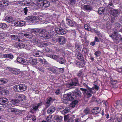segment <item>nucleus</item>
Masks as SVG:
<instances>
[{
  "mask_svg": "<svg viewBox=\"0 0 122 122\" xmlns=\"http://www.w3.org/2000/svg\"><path fill=\"white\" fill-rule=\"evenodd\" d=\"M110 36L115 41V42L116 43H119L120 40L121 36L117 32H115L114 34L110 35Z\"/></svg>",
  "mask_w": 122,
  "mask_h": 122,
  "instance_id": "f257e3e1",
  "label": "nucleus"
},
{
  "mask_svg": "<svg viewBox=\"0 0 122 122\" xmlns=\"http://www.w3.org/2000/svg\"><path fill=\"white\" fill-rule=\"evenodd\" d=\"M71 82L68 84L67 86L70 88L74 87V86H79V84L78 79L76 78H73L71 80Z\"/></svg>",
  "mask_w": 122,
  "mask_h": 122,
  "instance_id": "f03ea898",
  "label": "nucleus"
},
{
  "mask_svg": "<svg viewBox=\"0 0 122 122\" xmlns=\"http://www.w3.org/2000/svg\"><path fill=\"white\" fill-rule=\"evenodd\" d=\"M18 102V101L17 100H12L10 101V103L5 104L4 107L5 108V109L7 111L8 110L12 107L13 106L15 105V104Z\"/></svg>",
  "mask_w": 122,
  "mask_h": 122,
  "instance_id": "7ed1b4c3",
  "label": "nucleus"
},
{
  "mask_svg": "<svg viewBox=\"0 0 122 122\" xmlns=\"http://www.w3.org/2000/svg\"><path fill=\"white\" fill-rule=\"evenodd\" d=\"M64 97L66 99L64 100H67L69 101H71L74 99L76 98V96L74 94V93H69L66 94L64 95Z\"/></svg>",
  "mask_w": 122,
  "mask_h": 122,
  "instance_id": "20e7f679",
  "label": "nucleus"
},
{
  "mask_svg": "<svg viewBox=\"0 0 122 122\" xmlns=\"http://www.w3.org/2000/svg\"><path fill=\"white\" fill-rule=\"evenodd\" d=\"M55 30L57 34L59 35H63L65 34L67 32V30L65 29H63L61 27L59 28L57 27H56Z\"/></svg>",
  "mask_w": 122,
  "mask_h": 122,
  "instance_id": "39448f33",
  "label": "nucleus"
},
{
  "mask_svg": "<svg viewBox=\"0 0 122 122\" xmlns=\"http://www.w3.org/2000/svg\"><path fill=\"white\" fill-rule=\"evenodd\" d=\"M38 19V17L33 15L28 16L24 19L25 20L27 21L30 22L32 23L34 21L37 20Z\"/></svg>",
  "mask_w": 122,
  "mask_h": 122,
  "instance_id": "423d86ee",
  "label": "nucleus"
},
{
  "mask_svg": "<svg viewBox=\"0 0 122 122\" xmlns=\"http://www.w3.org/2000/svg\"><path fill=\"white\" fill-rule=\"evenodd\" d=\"M87 89V90L86 89L82 88H81L80 89L81 91H83V93L86 95L87 98H88L91 97L92 96V94L88 88Z\"/></svg>",
  "mask_w": 122,
  "mask_h": 122,
  "instance_id": "0eeeda50",
  "label": "nucleus"
},
{
  "mask_svg": "<svg viewBox=\"0 0 122 122\" xmlns=\"http://www.w3.org/2000/svg\"><path fill=\"white\" fill-rule=\"evenodd\" d=\"M17 62L20 63L25 65H27L29 64V63L27 60L20 57H17Z\"/></svg>",
  "mask_w": 122,
  "mask_h": 122,
  "instance_id": "6e6552de",
  "label": "nucleus"
},
{
  "mask_svg": "<svg viewBox=\"0 0 122 122\" xmlns=\"http://www.w3.org/2000/svg\"><path fill=\"white\" fill-rule=\"evenodd\" d=\"M66 39L63 36L58 37L57 41L60 45H63L66 43Z\"/></svg>",
  "mask_w": 122,
  "mask_h": 122,
  "instance_id": "1a4fd4ad",
  "label": "nucleus"
},
{
  "mask_svg": "<svg viewBox=\"0 0 122 122\" xmlns=\"http://www.w3.org/2000/svg\"><path fill=\"white\" fill-rule=\"evenodd\" d=\"M74 115H66L64 117V120L66 122H72L73 121L72 117Z\"/></svg>",
  "mask_w": 122,
  "mask_h": 122,
  "instance_id": "9d476101",
  "label": "nucleus"
},
{
  "mask_svg": "<svg viewBox=\"0 0 122 122\" xmlns=\"http://www.w3.org/2000/svg\"><path fill=\"white\" fill-rule=\"evenodd\" d=\"M7 69L10 71L12 73L15 75H18L20 73V72L19 69L15 68L7 67Z\"/></svg>",
  "mask_w": 122,
  "mask_h": 122,
  "instance_id": "9b49d317",
  "label": "nucleus"
},
{
  "mask_svg": "<svg viewBox=\"0 0 122 122\" xmlns=\"http://www.w3.org/2000/svg\"><path fill=\"white\" fill-rule=\"evenodd\" d=\"M56 110V108L54 106H51L47 109V112L49 114H51L55 112Z\"/></svg>",
  "mask_w": 122,
  "mask_h": 122,
  "instance_id": "f8f14e48",
  "label": "nucleus"
},
{
  "mask_svg": "<svg viewBox=\"0 0 122 122\" xmlns=\"http://www.w3.org/2000/svg\"><path fill=\"white\" fill-rule=\"evenodd\" d=\"M9 4V1L7 0H3L0 2V6L1 7L6 6Z\"/></svg>",
  "mask_w": 122,
  "mask_h": 122,
  "instance_id": "ddd939ff",
  "label": "nucleus"
},
{
  "mask_svg": "<svg viewBox=\"0 0 122 122\" xmlns=\"http://www.w3.org/2000/svg\"><path fill=\"white\" fill-rule=\"evenodd\" d=\"M22 34L25 37L29 39H31L33 37V35L31 33L24 31Z\"/></svg>",
  "mask_w": 122,
  "mask_h": 122,
  "instance_id": "4468645a",
  "label": "nucleus"
},
{
  "mask_svg": "<svg viewBox=\"0 0 122 122\" xmlns=\"http://www.w3.org/2000/svg\"><path fill=\"white\" fill-rule=\"evenodd\" d=\"M8 100L6 98L1 97H0V104L5 105L8 102Z\"/></svg>",
  "mask_w": 122,
  "mask_h": 122,
  "instance_id": "2eb2a0df",
  "label": "nucleus"
},
{
  "mask_svg": "<svg viewBox=\"0 0 122 122\" xmlns=\"http://www.w3.org/2000/svg\"><path fill=\"white\" fill-rule=\"evenodd\" d=\"M53 118L55 122H61L62 120L63 117L62 116L57 115L55 116Z\"/></svg>",
  "mask_w": 122,
  "mask_h": 122,
  "instance_id": "dca6fc26",
  "label": "nucleus"
},
{
  "mask_svg": "<svg viewBox=\"0 0 122 122\" xmlns=\"http://www.w3.org/2000/svg\"><path fill=\"white\" fill-rule=\"evenodd\" d=\"M25 22L23 21H19L15 22L14 25L15 26H22L25 25Z\"/></svg>",
  "mask_w": 122,
  "mask_h": 122,
  "instance_id": "f3484780",
  "label": "nucleus"
},
{
  "mask_svg": "<svg viewBox=\"0 0 122 122\" xmlns=\"http://www.w3.org/2000/svg\"><path fill=\"white\" fill-rule=\"evenodd\" d=\"M5 20L6 21L11 24H13L14 22V20L13 18L10 16H9L6 17Z\"/></svg>",
  "mask_w": 122,
  "mask_h": 122,
  "instance_id": "a211bd4d",
  "label": "nucleus"
},
{
  "mask_svg": "<svg viewBox=\"0 0 122 122\" xmlns=\"http://www.w3.org/2000/svg\"><path fill=\"white\" fill-rule=\"evenodd\" d=\"M18 111V109L15 108H12V107L7 111V112L8 113L10 114L12 113H16Z\"/></svg>",
  "mask_w": 122,
  "mask_h": 122,
  "instance_id": "6ab92c4d",
  "label": "nucleus"
},
{
  "mask_svg": "<svg viewBox=\"0 0 122 122\" xmlns=\"http://www.w3.org/2000/svg\"><path fill=\"white\" fill-rule=\"evenodd\" d=\"M16 98L21 101H22L25 99V96L23 94H17L16 96Z\"/></svg>",
  "mask_w": 122,
  "mask_h": 122,
  "instance_id": "aec40b11",
  "label": "nucleus"
},
{
  "mask_svg": "<svg viewBox=\"0 0 122 122\" xmlns=\"http://www.w3.org/2000/svg\"><path fill=\"white\" fill-rule=\"evenodd\" d=\"M106 10L107 9L103 7H100L99 8L98 12L99 14L102 15Z\"/></svg>",
  "mask_w": 122,
  "mask_h": 122,
  "instance_id": "412c9836",
  "label": "nucleus"
},
{
  "mask_svg": "<svg viewBox=\"0 0 122 122\" xmlns=\"http://www.w3.org/2000/svg\"><path fill=\"white\" fill-rule=\"evenodd\" d=\"M36 2L37 6L40 7H43V0H36Z\"/></svg>",
  "mask_w": 122,
  "mask_h": 122,
  "instance_id": "4be33fe9",
  "label": "nucleus"
},
{
  "mask_svg": "<svg viewBox=\"0 0 122 122\" xmlns=\"http://www.w3.org/2000/svg\"><path fill=\"white\" fill-rule=\"evenodd\" d=\"M81 82V84H82L85 87H86L87 88H89V87L87 85L88 83V82L87 80H84L83 79L82 80Z\"/></svg>",
  "mask_w": 122,
  "mask_h": 122,
  "instance_id": "5701e85b",
  "label": "nucleus"
},
{
  "mask_svg": "<svg viewBox=\"0 0 122 122\" xmlns=\"http://www.w3.org/2000/svg\"><path fill=\"white\" fill-rule=\"evenodd\" d=\"M92 112L93 114H97L100 112V111L99 107H96L92 109Z\"/></svg>",
  "mask_w": 122,
  "mask_h": 122,
  "instance_id": "b1692460",
  "label": "nucleus"
},
{
  "mask_svg": "<svg viewBox=\"0 0 122 122\" xmlns=\"http://www.w3.org/2000/svg\"><path fill=\"white\" fill-rule=\"evenodd\" d=\"M77 57L78 60L81 61H82L83 62L85 61V60L83 55L80 53H78Z\"/></svg>",
  "mask_w": 122,
  "mask_h": 122,
  "instance_id": "393cba45",
  "label": "nucleus"
},
{
  "mask_svg": "<svg viewBox=\"0 0 122 122\" xmlns=\"http://www.w3.org/2000/svg\"><path fill=\"white\" fill-rule=\"evenodd\" d=\"M20 87V84L17 85L14 87V89L15 91L20 92H21V89Z\"/></svg>",
  "mask_w": 122,
  "mask_h": 122,
  "instance_id": "a878e982",
  "label": "nucleus"
},
{
  "mask_svg": "<svg viewBox=\"0 0 122 122\" xmlns=\"http://www.w3.org/2000/svg\"><path fill=\"white\" fill-rule=\"evenodd\" d=\"M29 61L30 63L32 65H35L37 63V60L36 59H33L32 58H30V59Z\"/></svg>",
  "mask_w": 122,
  "mask_h": 122,
  "instance_id": "bb28decb",
  "label": "nucleus"
},
{
  "mask_svg": "<svg viewBox=\"0 0 122 122\" xmlns=\"http://www.w3.org/2000/svg\"><path fill=\"white\" fill-rule=\"evenodd\" d=\"M20 86L21 92L25 91L27 89L26 85L24 84H20Z\"/></svg>",
  "mask_w": 122,
  "mask_h": 122,
  "instance_id": "cd10ccee",
  "label": "nucleus"
},
{
  "mask_svg": "<svg viewBox=\"0 0 122 122\" xmlns=\"http://www.w3.org/2000/svg\"><path fill=\"white\" fill-rule=\"evenodd\" d=\"M83 8L84 10L87 11L91 10L92 9V7L89 5H84L83 6Z\"/></svg>",
  "mask_w": 122,
  "mask_h": 122,
  "instance_id": "c85d7f7f",
  "label": "nucleus"
},
{
  "mask_svg": "<svg viewBox=\"0 0 122 122\" xmlns=\"http://www.w3.org/2000/svg\"><path fill=\"white\" fill-rule=\"evenodd\" d=\"M111 13L112 15L114 16V17L117 16L118 14V11L117 10L113 9L112 10Z\"/></svg>",
  "mask_w": 122,
  "mask_h": 122,
  "instance_id": "c756f323",
  "label": "nucleus"
},
{
  "mask_svg": "<svg viewBox=\"0 0 122 122\" xmlns=\"http://www.w3.org/2000/svg\"><path fill=\"white\" fill-rule=\"evenodd\" d=\"M7 80L4 78L0 79V85H4L7 83Z\"/></svg>",
  "mask_w": 122,
  "mask_h": 122,
  "instance_id": "7c9ffc66",
  "label": "nucleus"
},
{
  "mask_svg": "<svg viewBox=\"0 0 122 122\" xmlns=\"http://www.w3.org/2000/svg\"><path fill=\"white\" fill-rule=\"evenodd\" d=\"M43 7L45 8L49 7L50 5L49 2L46 0H44L43 1Z\"/></svg>",
  "mask_w": 122,
  "mask_h": 122,
  "instance_id": "2f4dec72",
  "label": "nucleus"
},
{
  "mask_svg": "<svg viewBox=\"0 0 122 122\" xmlns=\"http://www.w3.org/2000/svg\"><path fill=\"white\" fill-rule=\"evenodd\" d=\"M42 53L41 52L38 51L34 52L33 54V55L35 56L39 57L41 55Z\"/></svg>",
  "mask_w": 122,
  "mask_h": 122,
  "instance_id": "473e14b6",
  "label": "nucleus"
},
{
  "mask_svg": "<svg viewBox=\"0 0 122 122\" xmlns=\"http://www.w3.org/2000/svg\"><path fill=\"white\" fill-rule=\"evenodd\" d=\"M44 39H47L52 37V36L51 35L48 34H45L43 36Z\"/></svg>",
  "mask_w": 122,
  "mask_h": 122,
  "instance_id": "72a5a7b5",
  "label": "nucleus"
},
{
  "mask_svg": "<svg viewBox=\"0 0 122 122\" xmlns=\"http://www.w3.org/2000/svg\"><path fill=\"white\" fill-rule=\"evenodd\" d=\"M76 91L74 92V94L76 96V98L77 97V96L78 97H80L81 96V92L77 90L78 89L76 88Z\"/></svg>",
  "mask_w": 122,
  "mask_h": 122,
  "instance_id": "f704fd0d",
  "label": "nucleus"
},
{
  "mask_svg": "<svg viewBox=\"0 0 122 122\" xmlns=\"http://www.w3.org/2000/svg\"><path fill=\"white\" fill-rule=\"evenodd\" d=\"M69 111V107H66L63 111H61V113L63 114L68 113Z\"/></svg>",
  "mask_w": 122,
  "mask_h": 122,
  "instance_id": "c9c22d12",
  "label": "nucleus"
},
{
  "mask_svg": "<svg viewBox=\"0 0 122 122\" xmlns=\"http://www.w3.org/2000/svg\"><path fill=\"white\" fill-rule=\"evenodd\" d=\"M84 112L86 115L90 114L91 113L90 109L89 108H86L84 110Z\"/></svg>",
  "mask_w": 122,
  "mask_h": 122,
  "instance_id": "e433bc0d",
  "label": "nucleus"
},
{
  "mask_svg": "<svg viewBox=\"0 0 122 122\" xmlns=\"http://www.w3.org/2000/svg\"><path fill=\"white\" fill-rule=\"evenodd\" d=\"M11 38L14 40L20 41V39H19V36H18L14 35H12L11 36Z\"/></svg>",
  "mask_w": 122,
  "mask_h": 122,
  "instance_id": "4c0bfd02",
  "label": "nucleus"
},
{
  "mask_svg": "<svg viewBox=\"0 0 122 122\" xmlns=\"http://www.w3.org/2000/svg\"><path fill=\"white\" fill-rule=\"evenodd\" d=\"M48 57H50L53 59L55 60H57L59 58V56L56 55H50Z\"/></svg>",
  "mask_w": 122,
  "mask_h": 122,
  "instance_id": "58836bf2",
  "label": "nucleus"
},
{
  "mask_svg": "<svg viewBox=\"0 0 122 122\" xmlns=\"http://www.w3.org/2000/svg\"><path fill=\"white\" fill-rule=\"evenodd\" d=\"M37 33L39 34H43L46 31L45 30L42 29H37Z\"/></svg>",
  "mask_w": 122,
  "mask_h": 122,
  "instance_id": "ea45409f",
  "label": "nucleus"
},
{
  "mask_svg": "<svg viewBox=\"0 0 122 122\" xmlns=\"http://www.w3.org/2000/svg\"><path fill=\"white\" fill-rule=\"evenodd\" d=\"M7 25L5 23H0V28L5 29L7 27Z\"/></svg>",
  "mask_w": 122,
  "mask_h": 122,
  "instance_id": "a19ab883",
  "label": "nucleus"
},
{
  "mask_svg": "<svg viewBox=\"0 0 122 122\" xmlns=\"http://www.w3.org/2000/svg\"><path fill=\"white\" fill-rule=\"evenodd\" d=\"M77 103V101L75 100L73 101L71 104L70 107L74 108Z\"/></svg>",
  "mask_w": 122,
  "mask_h": 122,
  "instance_id": "79ce46f5",
  "label": "nucleus"
},
{
  "mask_svg": "<svg viewBox=\"0 0 122 122\" xmlns=\"http://www.w3.org/2000/svg\"><path fill=\"white\" fill-rule=\"evenodd\" d=\"M59 60L57 61H58L61 64H64L65 62V61L62 57H61L59 58Z\"/></svg>",
  "mask_w": 122,
  "mask_h": 122,
  "instance_id": "37998d69",
  "label": "nucleus"
},
{
  "mask_svg": "<svg viewBox=\"0 0 122 122\" xmlns=\"http://www.w3.org/2000/svg\"><path fill=\"white\" fill-rule=\"evenodd\" d=\"M34 4L33 2L31 0H30L29 1L26 0V6H29L30 5H32Z\"/></svg>",
  "mask_w": 122,
  "mask_h": 122,
  "instance_id": "c03bdc74",
  "label": "nucleus"
},
{
  "mask_svg": "<svg viewBox=\"0 0 122 122\" xmlns=\"http://www.w3.org/2000/svg\"><path fill=\"white\" fill-rule=\"evenodd\" d=\"M82 51H84L85 54H87L89 53V50L87 48L85 47H84L82 50Z\"/></svg>",
  "mask_w": 122,
  "mask_h": 122,
  "instance_id": "a18cd8bd",
  "label": "nucleus"
},
{
  "mask_svg": "<svg viewBox=\"0 0 122 122\" xmlns=\"http://www.w3.org/2000/svg\"><path fill=\"white\" fill-rule=\"evenodd\" d=\"M84 27L86 30L88 31H91L92 30L91 29L87 24L85 25Z\"/></svg>",
  "mask_w": 122,
  "mask_h": 122,
  "instance_id": "49530a36",
  "label": "nucleus"
},
{
  "mask_svg": "<svg viewBox=\"0 0 122 122\" xmlns=\"http://www.w3.org/2000/svg\"><path fill=\"white\" fill-rule=\"evenodd\" d=\"M20 48H26V45L22 43H20Z\"/></svg>",
  "mask_w": 122,
  "mask_h": 122,
  "instance_id": "de8ad7c7",
  "label": "nucleus"
},
{
  "mask_svg": "<svg viewBox=\"0 0 122 122\" xmlns=\"http://www.w3.org/2000/svg\"><path fill=\"white\" fill-rule=\"evenodd\" d=\"M52 98L51 97H50L47 98L46 101V104H51L50 102L51 101Z\"/></svg>",
  "mask_w": 122,
  "mask_h": 122,
  "instance_id": "09e8293b",
  "label": "nucleus"
},
{
  "mask_svg": "<svg viewBox=\"0 0 122 122\" xmlns=\"http://www.w3.org/2000/svg\"><path fill=\"white\" fill-rule=\"evenodd\" d=\"M76 0H70V2L69 3L71 5H73L75 4Z\"/></svg>",
  "mask_w": 122,
  "mask_h": 122,
  "instance_id": "8fccbe9b",
  "label": "nucleus"
},
{
  "mask_svg": "<svg viewBox=\"0 0 122 122\" xmlns=\"http://www.w3.org/2000/svg\"><path fill=\"white\" fill-rule=\"evenodd\" d=\"M33 41L34 42H33V43L34 44H38L39 43L38 39H34Z\"/></svg>",
  "mask_w": 122,
  "mask_h": 122,
  "instance_id": "3c124183",
  "label": "nucleus"
},
{
  "mask_svg": "<svg viewBox=\"0 0 122 122\" xmlns=\"http://www.w3.org/2000/svg\"><path fill=\"white\" fill-rule=\"evenodd\" d=\"M101 53L99 51H98L95 52L94 54L96 56L98 57L99 56Z\"/></svg>",
  "mask_w": 122,
  "mask_h": 122,
  "instance_id": "603ef678",
  "label": "nucleus"
},
{
  "mask_svg": "<svg viewBox=\"0 0 122 122\" xmlns=\"http://www.w3.org/2000/svg\"><path fill=\"white\" fill-rule=\"evenodd\" d=\"M88 89L90 90L91 92H92V94L96 92V91L94 89L93 87L92 88H90L89 87Z\"/></svg>",
  "mask_w": 122,
  "mask_h": 122,
  "instance_id": "864d4df0",
  "label": "nucleus"
},
{
  "mask_svg": "<svg viewBox=\"0 0 122 122\" xmlns=\"http://www.w3.org/2000/svg\"><path fill=\"white\" fill-rule=\"evenodd\" d=\"M52 117L51 116L49 115L46 118V120L47 122H49L51 121V118Z\"/></svg>",
  "mask_w": 122,
  "mask_h": 122,
  "instance_id": "5fc2aeb1",
  "label": "nucleus"
},
{
  "mask_svg": "<svg viewBox=\"0 0 122 122\" xmlns=\"http://www.w3.org/2000/svg\"><path fill=\"white\" fill-rule=\"evenodd\" d=\"M31 32L34 33H37V29H31Z\"/></svg>",
  "mask_w": 122,
  "mask_h": 122,
  "instance_id": "6e6d98bb",
  "label": "nucleus"
},
{
  "mask_svg": "<svg viewBox=\"0 0 122 122\" xmlns=\"http://www.w3.org/2000/svg\"><path fill=\"white\" fill-rule=\"evenodd\" d=\"M64 107H63V106H61L60 107H58L57 108V111H61L62 110L64 109Z\"/></svg>",
  "mask_w": 122,
  "mask_h": 122,
  "instance_id": "4d7b16f0",
  "label": "nucleus"
},
{
  "mask_svg": "<svg viewBox=\"0 0 122 122\" xmlns=\"http://www.w3.org/2000/svg\"><path fill=\"white\" fill-rule=\"evenodd\" d=\"M66 22L68 24L70 25V24H71L72 21H71V19L69 18V19H68V20H66Z\"/></svg>",
  "mask_w": 122,
  "mask_h": 122,
  "instance_id": "13d9d810",
  "label": "nucleus"
},
{
  "mask_svg": "<svg viewBox=\"0 0 122 122\" xmlns=\"http://www.w3.org/2000/svg\"><path fill=\"white\" fill-rule=\"evenodd\" d=\"M77 66L79 68L81 67L82 66L81 63L79 62H77L76 63Z\"/></svg>",
  "mask_w": 122,
  "mask_h": 122,
  "instance_id": "bf43d9fd",
  "label": "nucleus"
},
{
  "mask_svg": "<svg viewBox=\"0 0 122 122\" xmlns=\"http://www.w3.org/2000/svg\"><path fill=\"white\" fill-rule=\"evenodd\" d=\"M10 59H12L13 58V55L10 54H8L7 57Z\"/></svg>",
  "mask_w": 122,
  "mask_h": 122,
  "instance_id": "052dcab7",
  "label": "nucleus"
},
{
  "mask_svg": "<svg viewBox=\"0 0 122 122\" xmlns=\"http://www.w3.org/2000/svg\"><path fill=\"white\" fill-rule=\"evenodd\" d=\"M56 69L55 68H53L52 72H53L55 74L57 75V74L58 73V72H56Z\"/></svg>",
  "mask_w": 122,
  "mask_h": 122,
  "instance_id": "680f3d73",
  "label": "nucleus"
},
{
  "mask_svg": "<svg viewBox=\"0 0 122 122\" xmlns=\"http://www.w3.org/2000/svg\"><path fill=\"white\" fill-rule=\"evenodd\" d=\"M33 107V110L34 111H36L38 110V108H39L37 106H35L34 107Z\"/></svg>",
  "mask_w": 122,
  "mask_h": 122,
  "instance_id": "e2e57ef3",
  "label": "nucleus"
},
{
  "mask_svg": "<svg viewBox=\"0 0 122 122\" xmlns=\"http://www.w3.org/2000/svg\"><path fill=\"white\" fill-rule=\"evenodd\" d=\"M59 72L61 73H63L64 71V68H59Z\"/></svg>",
  "mask_w": 122,
  "mask_h": 122,
  "instance_id": "0e129e2a",
  "label": "nucleus"
},
{
  "mask_svg": "<svg viewBox=\"0 0 122 122\" xmlns=\"http://www.w3.org/2000/svg\"><path fill=\"white\" fill-rule=\"evenodd\" d=\"M20 43H16L15 45L14 46L18 49L20 48Z\"/></svg>",
  "mask_w": 122,
  "mask_h": 122,
  "instance_id": "69168bd1",
  "label": "nucleus"
},
{
  "mask_svg": "<svg viewBox=\"0 0 122 122\" xmlns=\"http://www.w3.org/2000/svg\"><path fill=\"white\" fill-rule=\"evenodd\" d=\"M24 12L25 13V15H26L28 9H27V8L25 7L24 9Z\"/></svg>",
  "mask_w": 122,
  "mask_h": 122,
  "instance_id": "338daca9",
  "label": "nucleus"
},
{
  "mask_svg": "<svg viewBox=\"0 0 122 122\" xmlns=\"http://www.w3.org/2000/svg\"><path fill=\"white\" fill-rule=\"evenodd\" d=\"M82 72L81 71H79L77 74V76L80 77L82 75Z\"/></svg>",
  "mask_w": 122,
  "mask_h": 122,
  "instance_id": "774afa93",
  "label": "nucleus"
}]
</instances>
